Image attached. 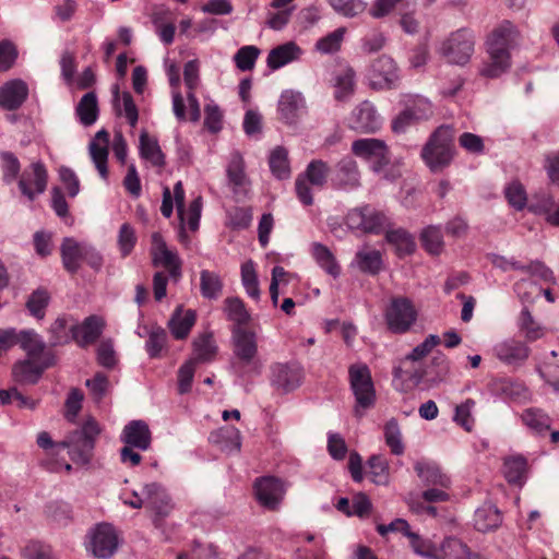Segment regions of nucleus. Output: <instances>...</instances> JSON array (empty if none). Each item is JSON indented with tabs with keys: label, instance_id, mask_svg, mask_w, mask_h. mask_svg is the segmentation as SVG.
<instances>
[{
	"label": "nucleus",
	"instance_id": "obj_1",
	"mask_svg": "<svg viewBox=\"0 0 559 559\" xmlns=\"http://www.w3.org/2000/svg\"><path fill=\"white\" fill-rule=\"evenodd\" d=\"M518 37L516 27L508 20L502 21L489 34L486 45L488 62L484 66L481 75L495 79L504 73L511 66L510 50Z\"/></svg>",
	"mask_w": 559,
	"mask_h": 559
},
{
	"label": "nucleus",
	"instance_id": "obj_2",
	"mask_svg": "<svg viewBox=\"0 0 559 559\" xmlns=\"http://www.w3.org/2000/svg\"><path fill=\"white\" fill-rule=\"evenodd\" d=\"M421 158L433 173L448 167L454 157V129L451 126L438 127L421 150Z\"/></svg>",
	"mask_w": 559,
	"mask_h": 559
},
{
	"label": "nucleus",
	"instance_id": "obj_3",
	"mask_svg": "<svg viewBox=\"0 0 559 559\" xmlns=\"http://www.w3.org/2000/svg\"><path fill=\"white\" fill-rule=\"evenodd\" d=\"M100 432L99 424L93 417H88L81 428L70 432L60 444L63 449H68L73 462L87 464L92 459Z\"/></svg>",
	"mask_w": 559,
	"mask_h": 559
},
{
	"label": "nucleus",
	"instance_id": "obj_4",
	"mask_svg": "<svg viewBox=\"0 0 559 559\" xmlns=\"http://www.w3.org/2000/svg\"><path fill=\"white\" fill-rule=\"evenodd\" d=\"M348 379L356 400L355 414L361 417L364 411L372 407L376 401L370 369L366 364H353L348 368Z\"/></svg>",
	"mask_w": 559,
	"mask_h": 559
},
{
	"label": "nucleus",
	"instance_id": "obj_5",
	"mask_svg": "<svg viewBox=\"0 0 559 559\" xmlns=\"http://www.w3.org/2000/svg\"><path fill=\"white\" fill-rule=\"evenodd\" d=\"M475 34L471 28L462 27L452 33L441 43L440 55L452 64H466L474 53Z\"/></svg>",
	"mask_w": 559,
	"mask_h": 559
},
{
	"label": "nucleus",
	"instance_id": "obj_6",
	"mask_svg": "<svg viewBox=\"0 0 559 559\" xmlns=\"http://www.w3.org/2000/svg\"><path fill=\"white\" fill-rule=\"evenodd\" d=\"M55 361L53 352H27L25 359L16 361L12 367L13 381L20 384H35L45 369Z\"/></svg>",
	"mask_w": 559,
	"mask_h": 559
},
{
	"label": "nucleus",
	"instance_id": "obj_7",
	"mask_svg": "<svg viewBox=\"0 0 559 559\" xmlns=\"http://www.w3.org/2000/svg\"><path fill=\"white\" fill-rule=\"evenodd\" d=\"M119 545L115 527L108 523H100L90 530L86 550L99 559H109L117 551Z\"/></svg>",
	"mask_w": 559,
	"mask_h": 559
},
{
	"label": "nucleus",
	"instance_id": "obj_8",
	"mask_svg": "<svg viewBox=\"0 0 559 559\" xmlns=\"http://www.w3.org/2000/svg\"><path fill=\"white\" fill-rule=\"evenodd\" d=\"M304 380V369L295 361L278 362L272 367V385L282 393H290L298 389Z\"/></svg>",
	"mask_w": 559,
	"mask_h": 559
},
{
	"label": "nucleus",
	"instance_id": "obj_9",
	"mask_svg": "<svg viewBox=\"0 0 559 559\" xmlns=\"http://www.w3.org/2000/svg\"><path fill=\"white\" fill-rule=\"evenodd\" d=\"M384 216L370 205L354 209L346 215V225L353 230L369 234H380Z\"/></svg>",
	"mask_w": 559,
	"mask_h": 559
},
{
	"label": "nucleus",
	"instance_id": "obj_10",
	"mask_svg": "<svg viewBox=\"0 0 559 559\" xmlns=\"http://www.w3.org/2000/svg\"><path fill=\"white\" fill-rule=\"evenodd\" d=\"M416 320V311L406 298H394L386 310V329L394 333L406 332Z\"/></svg>",
	"mask_w": 559,
	"mask_h": 559
},
{
	"label": "nucleus",
	"instance_id": "obj_11",
	"mask_svg": "<svg viewBox=\"0 0 559 559\" xmlns=\"http://www.w3.org/2000/svg\"><path fill=\"white\" fill-rule=\"evenodd\" d=\"M255 498L261 506L276 510L285 495L284 483L273 476H263L254 481Z\"/></svg>",
	"mask_w": 559,
	"mask_h": 559
},
{
	"label": "nucleus",
	"instance_id": "obj_12",
	"mask_svg": "<svg viewBox=\"0 0 559 559\" xmlns=\"http://www.w3.org/2000/svg\"><path fill=\"white\" fill-rule=\"evenodd\" d=\"M151 255L155 266L163 265L174 278L181 275V261L176 252L169 250L163 236L153 233L151 236Z\"/></svg>",
	"mask_w": 559,
	"mask_h": 559
},
{
	"label": "nucleus",
	"instance_id": "obj_13",
	"mask_svg": "<svg viewBox=\"0 0 559 559\" xmlns=\"http://www.w3.org/2000/svg\"><path fill=\"white\" fill-rule=\"evenodd\" d=\"M17 345L21 349H46L44 341L34 330L0 329V349Z\"/></svg>",
	"mask_w": 559,
	"mask_h": 559
},
{
	"label": "nucleus",
	"instance_id": "obj_14",
	"mask_svg": "<svg viewBox=\"0 0 559 559\" xmlns=\"http://www.w3.org/2000/svg\"><path fill=\"white\" fill-rule=\"evenodd\" d=\"M47 179L45 165L41 162H36L24 169L19 180V188L28 200L33 201L37 194L46 190Z\"/></svg>",
	"mask_w": 559,
	"mask_h": 559
},
{
	"label": "nucleus",
	"instance_id": "obj_15",
	"mask_svg": "<svg viewBox=\"0 0 559 559\" xmlns=\"http://www.w3.org/2000/svg\"><path fill=\"white\" fill-rule=\"evenodd\" d=\"M119 439L139 451H147L152 444V432L144 420L134 419L123 427Z\"/></svg>",
	"mask_w": 559,
	"mask_h": 559
},
{
	"label": "nucleus",
	"instance_id": "obj_16",
	"mask_svg": "<svg viewBox=\"0 0 559 559\" xmlns=\"http://www.w3.org/2000/svg\"><path fill=\"white\" fill-rule=\"evenodd\" d=\"M352 152L366 160H373L372 170L379 173L384 166V141L379 139H359L353 142Z\"/></svg>",
	"mask_w": 559,
	"mask_h": 559
},
{
	"label": "nucleus",
	"instance_id": "obj_17",
	"mask_svg": "<svg viewBox=\"0 0 559 559\" xmlns=\"http://www.w3.org/2000/svg\"><path fill=\"white\" fill-rule=\"evenodd\" d=\"M332 183L337 188L354 189L360 185V173L357 162L345 156L335 166L332 173Z\"/></svg>",
	"mask_w": 559,
	"mask_h": 559
},
{
	"label": "nucleus",
	"instance_id": "obj_18",
	"mask_svg": "<svg viewBox=\"0 0 559 559\" xmlns=\"http://www.w3.org/2000/svg\"><path fill=\"white\" fill-rule=\"evenodd\" d=\"M104 326L100 317L90 316L81 324L72 325V340L81 347L93 345L102 335Z\"/></svg>",
	"mask_w": 559,
	"mask_h": 559
},
{
	"label": "nucleus",
	"instance_id": "obj_19",
	"mask_svg": "<svg viewBox=\"0 0 559 559\" xmlns=\"http://www.w3.org/2000/svg\"><path fill=\"white\" fill-rule=\"evenodd\" d=\"M349 128L361 132L372 133L380 127L379 117L371 103L364 102L353 111L348 120Z\"/></svg>",
	"mask_w": 559,
	"mask_h": 559
},
{
	"label": "nucleus",
	"instance_id": "obj_20",
	"mask_svg": "<svg viewBox=\"0 0 559 559\" xmlns=\"http://www.w3.org/2000/svg\"><path fill=\"white\" fill-rule=\"evenodd\" d=\"M28 96V87L22 80H11L0 86V107L16 110Z\"/></svg>",
	"mask_w": 559,
	"mask_h": 559
},
{
	"label": "nucleus",
	"instance_id": "obj_21",
	"mask_svg": "<svg viewBox=\"0 0 559 559\" xmlns=\"http://www.w3.org/2000/svg\"><path fill=\"white\" fill-rule=\"evenodd\" d=\"M416 0H386V14L395 10L400 14L399 24L407 34H416L419 28V22L414 17Z\"/></svg>",
	"mask_w": 559,
	"mask_h": 559
},
{
	"label": "nucleus",
	"instance_id": "obj_22",
	"mask_svg": "<svg viewBox=\"0 0 559 559\" xmlns=\"http://www.w3.org/2000/svg\"><path fill=\"white\" fill-rule=\"evenodd\" d=\"M142 495L145 497L146 506L152 509L156 515L166 516L170 512V498L160 484H146Z\"/></svg>",
	"mask_w": 559,
	"mask_h": 559
},
{
	"label": "nucleus",
	"instance_id": "obj_23",
	"mask_svg": "<svg viewBox=\"0 0 559 559\" xmlns=\"http://www.w3.org/2000/svg\"><path fill=\"white\" fill-rule=\"evenodd\" d=\"M302 49L295 41H287L270 50L266 64L271 70H278L286 64L299 60Z\"/></svg>",
	"mask_w": 559,
	"mask_h": 559
},
{
	"label": "nucleus",
	"instance_id": "obj_24",
	"mask_svg": "<svg viewBox=\"0 0 559 559\" xmlns=\"http://www.w3.org/2000/svg\"><path fill=\"white\" fill-rule=\"evenodd\" d=\"M215 352H200L187 360L178 370V391L186 394L191 390L195 368L199 364L209 362L214 358Z\"/></svg>",
	"mask_w": 559,
	"mask_h": 559
},
{
	"label": "nucleus",
	"instance_id": "obj_25",
	"mask_svg": "<svg viewBox=\"0 0 559 559\" xmlns=\"http://www.w3.org/2000/svg\"><path fill=\"white\" fill-rule=\"evenodd\" d=\"M415 471L425 486L448 488L451 484L450 477L433 462H417Z\"/></svg>",
	"mask_w": 559,
	"mask_h": 559
},
{
	"label": "nucleus",
	"instance_id": "obj_26",
	"mask_svg": "<svg viewBox=\"0 0 559 559\" xmlns=\"http://www.w3.org/2000/svg\"><path fill=\"white\" fill-rule=\"evenodd\" d=\"M197 320L195 312L191 309L183 310L178 307L168 321V329L176 340H185Z\"/></svg>",
	"mask_w": 559,
	"mask_h": 559
},
{
	"label": "nucleus",
	"instance_id": "obj_27",
	"mask_svg": "<svg viewBox=\"0 0 559 559\" xmlns=\"http://www.w3.org/2000/svg\"><path fill=\"white\" fill-rule=\"evenodd\" d=\"M386 243L394 247L400 258L412 254L416 243L414 237L403 228H392L386 224Z\"/></svg>",
	"mask_w": 559,
	"mask_h": 559
},
{
	"label": "nucleus",
	"instance_id": "obj_28",
	"mask_svg": "<svg viewBox=\"0 0 559 559\" xmlns=\"http://www.w3.org/2000/svg\"><path fill=\"white\" fill-rule=\"evenodd\" d=\"M304 105V98L300 93L294 91H285L278 100L280 118L286 123L295 121L298 110Z\"/></svg>",
	"mask_w": 559,
	"mask_h": 559
},
{
	"label": "nucleus",
	"instance_id": "obj_29",
	"mask_svg": "<svg viewBox=\"0 0 559 559\" xmlns=\"http://www.w3.org/2000/svg\"><path fill=\"white\" fill-rule=\"evenodd\" d=\"M84 251V245L79 243L71 238H66L61 246V258L64 269L71 273L75 274L82 263Z\"/></svg>",
	"mask_w": 559,
	"mask_h": 559
},
{
	"label": "nucleus",
	"instance_id": "obj_30",
	"mask_svg": "<svg viewBox=\"0 0 559 559\" xmlns=\"http://www.w3.org/2000/svg\"><path fill=\"white\" fill-rule=\"evenodd\" d=\"M230 365L233 370L241 377L258 374L261 368L257 352H235Z\"/></svg>",
	"mask_w": 559,
	"mask_h": 559
},
{
	"label": "nucleus",
	"instance_id": "obj_31",
	"mask_svg": "<svg viewBox=\"0 0 559 559\" xmlns=\"http://www.w3.org/2000/svg\"><path fill=\"white\" fill-rule=\"evenodd\" d=\"M210 441L227 453L238 452L241 447L240 431L235 427H224L210 435Z\"/></svg>",
	"mask_w": 559,
	"mask_h": 559
},
{
	"label": "nucleus",
	"instance_id": "obj_32",
	"mask_svg": "<svg viewBox=\"0 0 559 559\" xmlns=\"http://www.w3.org/2000/svg\"><path fill=\"white\" fill-rule=\"evenodd\" d=\"M140 155L148 160L153 166L163 167L165 165V154L158 144L156 138L150 136L146 131L140 134Z\"/></svg>",
	"mask_w": 559,
	"mask_h": 559
},
{
	"label": "nucleus",
	"instance_id": "obj_33",
	"mask_svg": "<svg viewBox=\"0 0 559 559\" xmlns=\"http://www.w3.org/2000/svg\"><path fill=\"white\" fill-rule=\"evenodd\" d=\"M224 311L227 319L231 321L234 325L251 323V316L245 302L238 297L226 298L224 301Z\"/></svg>",
	"mask_w": 559,
	"mask_h": 559
},
{
	"label": "nucleus",
	"instance_id": "obj_34",
	"mask_svg": "<svg viewBox=\"0 0 559 559\" xmlns=\"http://www.w3.org/2000/svg\"><path fill=\"white\" fill-rule=\"evenodd\" d=\"M231 333L237 349H257L259 345L258 335L251 323L233 325Z\"/></svg>",
	"mask_w": 559,
	"mask_h": 559
},
{
	"label": "nucleus",
	"instance_id": "obj_35",
	"mask_svg": "<svg viewBox=\"0 0 559 559\" xmlns=\"http://www.w3.org/2000/svg\"><path fill=\"white\" fill-rule=\"evenodd\" d=\"M312 255L320 267H322L328 274L333 277H337L340 275L341 267L336 262L335 257L326 246L320 242H314L312 245Z\"/></svg>",
	"mask_w": 559,
	"mask_h": 559
},
{
	"label": "nucleus",
	"instance_id": "obj_36",
	"mask_svg": "<svg viewBox=\"0 0 559 559\" xmlns=\"http://www.w3.org/2000/svg\"><path fill=\"white\" fill-rule=\"evenodd\" d=\"M269 166L277 179H287L290 176L288 152L283 146H276L270 154Z\"/></svg>",
	"mask_w": 559,
	"mask_h": 559
},
{
	"label": "nucleus",
	"instance_id": "obj_37",
	"mask_svg": "<svg viewBox=\"0 0 559 559\" xmlns=\"http://www.w3.org/2000/svg\"><path fill=\"white\" fill-rule=\"evenodd\" d=\"M76 114L84 126H92L98 117V103L94 92L83 95L76 106Z\"/></svg>",
	"mask_w": 559,
	"mask_h": 559
},
{
	"label": "nucleus",
	"instance_id": "obj_38",
	"mask_svg": "<svg viewBox=\"0 0 559 559\" xmlns=\"http://www.w3.org/2000/svg\"><path fill=\"white\" fill-rule=\"evenodd\" d=\"M226 173L228 182L233 186L235 192L246 185L245 160L238 152L231 154Z\"/></svg>",
	"mask_w": 559,
	"mask_h": 559
},
{
	"label": "nucleus",
	"instance_id": "obj_39",
	"mask_svg": "<svg viewBox=\"0 0 559 559\" xmlns=\"http://www.w3.org/2000/svg\"><path fill=\"white\" fill-rule=\"evenodd\" d=\"M501 521V514L493 506H483L475 513V527L480 532L498 527Z\"/></svg>",
	"mask_w": 559,
	"mask_h": 559
},
{
	"label": "nucleus",
	"instance_id": "obj_40",
	"mask_svg": "<svg viewBox=\"0 0 559 559\" xmlns=\"http://www.w3.org/2000/svg\"><path fill=\"white\" fill-rule=\"evenodd\" d=\"M521 419L527 428L537 435L544 433L550 427L548 415L537 408L525 409L521 415Z\"/></svg>",
	"mask_w": 559,
	"mask_h": 559
},
{
	"label": "nucleus",
	"instance_id": "obj_41",
	"mask_svg": "<svg viewBox=\"0 0 559 559\" xmlns=\"http://www.w3.org/2000/svg\"><path fill=\"white\" fill-rule=\"evenodd\" d=\"M404 105V109L411 111L418 122L428 120L433 115L432 104L425 97L407 96Z\"/></svg>",
	"mask_w": 559,
	"mask_h": 559
},
{
	"label": "nucleus",
	"instance_id": "obj_42",
	"mask_svg": "<svg viewBox=\"0 0 559 559\" xmlns=\"http://www.w3.org/2000/svg\"><path fill=\"white\" fill-rule=\"evenodd\" d=\"M526 472L527 462L524 456L516 455L504 460L503 474L509 483H521Z\"/></svg>",
	"mask_w": 559,
	"mask_h": 559
},
{
	"label": "nucleus",
	"instance_id": "obj_43",
	"mask_svg": "<svg viewBox=\"0 0 559 559\" xmlns=\"http://www.w3.org/2000/svg\"><path fill=\"white\" fill-rule=\"evenodd\" d=\"M329 173L330 167L328 163L321 159H313L308 164L302 176L310 185L321 188L326 183Z\"/></svg>",
	"mask_w": 559,
	"mask_h": 559
},
{
	"label": "nucleus",
	"instance_id": "obj_44",
	"mask_svg": "<svg viewBox=\"0 0 559 559\" xmlns=\"http://www.w3.org/2000/svg\"><path fill=\"white\" fill-rule=\"evenodd\" d=\"M355 72L348 68L336 76L334 97L338 102L347 100L354 93Z\"/></svg>",
	"mask_w": 559,
	"mask_h": 559
},
{
	"label": "nucleus",
	"instance_id": "obj_45",
	"mask_svg": "<svg viewBox=\"0 0 559 559\" xmlns=\"http://www.w3.org/2000/svg\"><path fill=\"white\" fill-rule=\"evenodd\" d=\"M420 241L426 251L439 254L443 248V236L440 227L428 226L420 234Z\"/></svg>",
	"mask_w": 559,
	"mask_h": 559
},
{
	"label": "nucleus",
	"instance_id": "obj_46",
	"mask_svg": "<svg viewBox=\"0 0 559 559\" xmlns=\"http://www.w3.org/2000/svg\"><path fill=\"white\" fill-rule=\"evenodd\" d=\"M359 269L369 274H377L382 265V254L379 250H361L356 254Z\"/></svg>",
	"mask_w": 559,
	"mask_h": 559
},
{
	"label": "nucleus",
	"instance_id": "obj_47",
	"mask_svg": "<svg viewBox=\"0 0 559 559\" xmlns=\"http://www.w3.org/2000/svg\"><path fill=\"white\" fill-rule=\"evenodd\" d=\"M346 34L345 27H338L326 36L321 37L316 43V49L321 53H334L341 49L342 41Z\"/></svg>",
	"mask_w": 559,
	"mask_h": 559
},
{
	"label": "nucleus",
	"instance_id": "obj_48",
	"mask_svg": "<svg viewBox=\"0 0 559 559\" xmlns=\"http://www.w3.org/2000/svg\"><path fill=\"white\" fill-rule=\"evenodd\" d=\"M223 284L219 276L211 271L203 270L200 274V288L203 297L215 299L222 290Z\"/></svg>",
	"mask_w": 559,
	"mask_h": 559
},
{
	"label": "nucleus",
	"instance_id": "obj_49",
	"mask_svg": "<svg viewBox=\"0 0 559 559\" xmlns=\"http://www.w3.org/2000/svg\"><path fill=\"white\" fill-rule=\"evenodd\" d=\"M72 319L59 317L50 326V332L55 340L53 345H66L72 340Z\"/></svg>",
	"mask_w": 559,
	"mask_h": 559
},
{
	"label": "nucleus",
	"instance_id": "obj_50",
	"mask_svg": "<svg viewBox=\"0 0 559 559\" xmlns=\"http://www.w3.org/2000/svg\"><path fill=\"white\" fill-rule=\"evenodd\" d=\"M241 281L248 296L258 300L260 297L259 281L252 261L241 265Z\"/></svg>",
	"mask_w": 559,
	"mask_h": 559
},
{
	"label": "nucleus",
	"instance_id": "obj_51",
	"mask_svg": "<svg viewBox=\"0 0 559 559\" xmlns=\"http://www.w3.org/2000/svg\"><path fill=\"white\" fill-rule=\"evenodd\" d=\"M519 324L528 341H536L544 336V328L534 320L527 308L521 311Z\"/></svg>",
	"mask_w": 559,
	"mask_h": 559
},
{
	"label": "nucleus",
	"instance_id": "obj_52",
	"mask_svg": "<svg viewBox=\"0 0 559 559\" xmlns=\"http://www.w3.org/2000/svg\"><path fill=\"white\" fill-rule=\"evenodd\" d=\"M260 55V49L255 46H243L235 55L234 60L237 68L241 71L253 69Z\"/></svg>",
	"mask_w": 559,
	"mask_h": 559
},
{
	"label": "nucleus",
	"instance_id": "obj_53",
	"mask_svg": "<svg viewBox=\"0 0 559 559\" xmlns=\"http://www.w3.org/2000/svg\"><path fill=\"white\" fill-rule=\"evenodd\" d=\"M0 159L3 171V181L10 185L17 178L20 174V162L17 157L11 152L0 153Z\"/></svg>",
	"mask_w": 559,
	"mask_h": 559
},
{
	"label": "nucleus",
	"instance_id": "obj_54",
	"mask_svg": "<svg viewBox=\"0 0 559 559\" xmlns=\"http://www.w3.org/2000/svg\"><path fill=\"white\" fill-rule=\"evenodd\" d=\"M367 80L372 90L382 91L384 88V62L381 58H370Z\"/></svg>",
	"mask_w": 559,
	"mask_h": 559
},
{
	"label": "nucleus",
	"instance_id": "obj_55",
	"mask_svg": "<svg viewBox=\"0 0 559 559\" xmlns=\"http://www.w3.org/2000/svg\"><path fill=\"white\" fill-rule=\"evenodd\" d=\"M90 152L92 159L95 164V167L97 168L100 177L104 180H107L108 178V167H107V159H108V146L107 145H100L93 141L90 144Z\"/></svg>",
	"mask_w": 559,
	"mask_h": 559
},
{
	"label": "nucleus",
	"instance_id": "obj_56",
	"mask_svg": "<svg viewBox=\"0 0 559 559\" xmlns=\"http://www.w3.org/2000/svg\"><path fill=\"white\" fill-rule=\"evenodd\" d=\"M136 240L134 228L129 223L122 224L118 234V246L123 258L132 252Z\"/></svg>",
	"mask_w": 559,
	"mask_h": 559
},
{
	"label": "nucleus",
	"instance_id": "obj_57",
	"mask_svg": "<svg viewBox=\"0 0 559 559\" xmlns=\"http://www.w3.org/2000/svg\"><path fill=\"white\" fill-rule=\"evenodd\" d=\"M445 557L451 559H473L468 547L456 538H447L442 544Z\"/></svg>",
	"mask_w": 559,
	"mask_h": 559
},
{
	"label": "nucleus",
	"instance_id": "obj_58",
	"mask_svg": "<svg viewBox=\"0 0 559 559\" xmlns=\"http://www.w3.org/2000/svg\"><path fill=\"white\" fill-rule=\"evenodd\" d=\"M49 296L44 289H37L29 296L26 307L32 316L41 319L45 314V309L48 306Z\"/></svg>",
	"mask_w": 559,
	"mask_h": 559
},
{
	"label": "nucleus",
	"instance_id": "obj_59",
	"mask_svg": "<svg viewBox=\"0 0 559 559\" xmlns=\"http://www.w3.org/2000/svg\"><path fill=\"white\" fill-rule=\"evenodd\" d=\"M84 395L82 391L78 388H72L68 393L64 406L66 414L64 417L70 421L74 423L81 408Z\"/></svg>",
	"mask_w": 559,
	"mask_h": 559
},
{
	"label": "nucleus",
	"instance_id": "obj_60",
	"mask_svg": "<svg viewBox=\"0 0 559 559\" xmlns=\"http://www.w3.org/2000/svg\"><path fill=\"white\" fill-rule=\"evenodd\" d=\"M227 218L233 229H246L252 222V212L249 207H234L228 211Z\"/></svg>",
	"mask_w": 559,
	"mask_h": 559
},
{
	"label": "nucleus",
	"instance_id": "obj_61",
	"mask_svg": "<svg viewBox=\"0 0 559 559\" xmlns=\"http://www.w3.org/2000/svg\"><path fill=\"white\" fill-rule=\"evenodd\" d=\"M475 407V401L467 399L455 408L454 420L462 426L466 431H472L474 426V418L472 411Z\"/></svg>",
	"mask_w": 559,
	"mask_h": 559
},
{
	"label": "nucleus",
	"instance_id": "obj_62",
	"mask_svg": "<svg viewBox=\"0 0 559 559\" xmlns=\"http://www.w3.org/2000/svg\"><path fill=\"white\" fill-rule=\"evenodd\" d=\"M331 7L340 14L348 17L356 16L366 9L360 0H328Z\"/></svg>",
	"mask_w": 559,
	"mask_h": 559
},
{
	"label": "nucleus",
	"instance_id": "obj_63",
	"mask_svg": "<svg viewBox=\"0 0 559 559\" xmlns=\"http://www.w3.org/2000/svg\"><path fill=\"white\" fill-rule=\"evenodd\" d=\"M459 144L471 154L479 155L485 151L483 138L472 132L462 133L459 136Z\"/></svg>",
	"mask_w": 559,
	"mask_h": 559
},
{
	"label": "nucleus",
	"instance_id": "obj_64",
	"mask_svg": "<svg viewBox=\"0 0 559 559\" xmlns=\"http://www.w3.org/2000/svg\"><path fill=\"white\" fill-rule=\"evenodd\" d=\"M506 198L510 205L516 210H522L526 204V192L520 182H511L506 188Z\"/></svg>",
	"mask_w": 559,
	"mask_h": 559
}]
</instances>
